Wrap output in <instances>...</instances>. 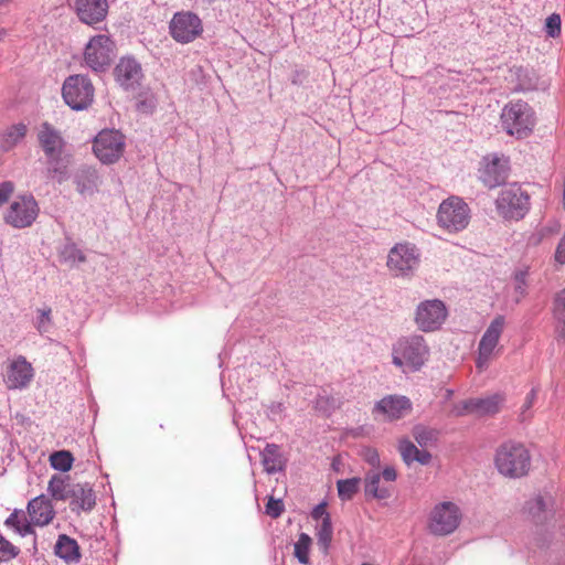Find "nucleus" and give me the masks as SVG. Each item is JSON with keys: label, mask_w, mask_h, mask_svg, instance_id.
I'll list each match as a JSON object with an SVG mask.
<instances>
[{"label": "nucleus", "mask_w": 565, "mask_h": 565, "mask_svg": "<svg viewBox=\"0 0 565 565\" xmlns=\"http://www.w3.org/2000/svg\"><path fill=\"white\" fill-rule=\"evenodd\" d=\"M429 347L423 335L399 338L392 348V363L404 372H417L428 361Z\"/></svg>", "instance_id": "nucleus-1"}, {"label": "nucleus", "mask_w": 565, "mask_h": 565, "mask_svg": "<svg viewBox=\"0 0 565 565\" xmlns=\"http://www.w3.org/2000/svg\"><path fill=\"white\" fill-rule=\"evenodd\" d=\"M500 117L504 131L518 139L530 136L536 122L533 108L522 99L508 103Z\"/></svg>", "instance_id": "nucleus-2"}, {"label": "nucleus", "mask_w": 565, "mask_h": 565, "mask_svg": "<svg viewBox=\"0 0 565 565\" xmlns=\"http://www.w3.org/2000/svg\"><path fill=\"white\" fill-rule=\"evenodd\" d=\"M471 221V210L463 199L452 195L444 200L437 210V225L448 234L465 231Z\"/></svg>", "instance_id": "nucleus-3"}, {"label": "nucleus", "mask_w": 565, "mask_h": 565, "mask_svg": "<svg viewBox=\"0 0 565 565\" xmlns=\"http://www.w3.org/2000/svg\"><path fill=\"white\" fill-rule=\"evenodd\" d=\"M495 466L505 477L521 478L530 470L531 456L522 444L509 441L497 450Z\"/></svg>", "instance_id": "nucleus-4"}, {"label": "nucleus", "mask_w": 565, "mask_h": 565, "mask_svg": "<svg viewBox=\"0 0 565 565\" xmlns=\"http://www.w3.org/2000/svg\"><path fill=\"white\" fill-rule=\"evenodd\" d=\"M495 207L501 217L519 221L530 209V196L520 185L513 183L501 190Z\"/></svg>", "instance_id": "nucleus-5"}, {"label": "nucleus", "mask_w": 565, "mask_h": 565, "mask_svg": "<svg viewBox=\"0 0 565 565\" xmlns=\"http://www.w3.org/2000/svg\"><path fill=\"white\" fill-rule=\"evenodd\" d=\"M461 518V511L456 503L444 501L434 505L429 512L427 529L436 536H446L458 529Z\"/></svg>", "instance_id": "nucleus-6"}, {"label": "nucleus", "mask_w": 565, "mask_h": 565, "mask_svg": "<svg viewBox=\"0 0 565 565\" xmlns=\"http://www.w3.org/2000/svg\"><path fill=\"white\" fill-rule=\"evenodd\" d=\"M419 262L418 248L409 242H403L390 249L386 266L395 277H409L414 275Z\"/></svg>", "instance_id": "nucleus-7"}, {"label": "nucleus", "mask_w": 565, "mask_h": 565, "mask_svg": "<svg viewBox=\"0 0 565 565\" xmlns=\"http://www.w3.org/2000/svg\"><path fill=\"white\" fill-rule=\"evenodd\" d=\"M94 86L84 75L68 76L62 87L65 103L74 110L86 109L94 100Z\"/></svg>", "instance_id": "nucleus-8"}, {"label": "nucleus", "mask_w": 565, "mask_h": 565, "mask_svg": "<svg viewBox=\"0 0 565 565\" xmlns=\"http://www.w3.org/2000/svg\"><path fill=\"white\" fill-rule=\"evenodd\" d=\"M115 44L106 34L93 36L86 44L84 61L95 72H104L114 58Z\"/></svg>", "instance_id": "nucleus-9"}, {"label": "nucleus", "mask_w": 565, "mask_h": 565, "mask_svg": "<svg viewBox=\"0 0 565 565\" xmlns=\"http://www.w3.org/2000/svg\"><path fill=\"white\" fill-rule=\"evenodd\" d=\"M505 327V318L497 316L488 326L478 344L476 366L481 372L486 370L490 361L497 355V348Z\"/></svg>", "instance_id": "nucleus-10"}, {"label": "nucleus", "mask_w": 565, "mask_h": 565, "mask_svg": "<svg viewBox=\"0 0 565 565\" xmlns=\"http://www.w3.org/2000/svg\"><path fill=\"white\" fill-rule=\"evenodd\" d=\"M39 213L40 207L33 195H22L10 204L4 221L14 228H25L35 222Z\"/></svg>", "instance_id": "nucleus-11"}, {"label": "nucleus", "mask_w": 565, "mask_h": 565, "mask_svg": "<svg viewBox=\"0 0 565 565\" xmlns=\"http://www.w3.org/2000/svg\"><path fill=\"white\" fill-rule=\"evenodd\" d=\"M93 150L103 163H114L124 153L125 137L118 130H103L96 136Z\"/></svg>", "instance_id": "nucleus-12"}, {"label": "nucleus", "mask_w": 565, "mask_h": 565, "mask_svg": "<svg viewBox=\"0 0 565 565\" xmlns=\"http://www.w3.org/2000/svg\"><path fill=\"white\" fill-rule=\"evenodd\" d=\"M448 316L445 303L439 299L422 301L415 312V323L424 332L438 330Z\"/></svg>", "instance_id": "nucleus-13"}, {"label": "nucleus", "mask_w": 565, "mask_h": 565, "mask_svg": "<svg viewBox=\"0 0 565 565\" xmlns=\"http://www.w3.org/2000/svg\"><path fill=\"white\" fill-rule=\"evenodd\" d=\"M169 29L171 36L183 44L194 41L203 31L200 18L192 12H177Z\"/></svg>", "instance_id": "nucleus-14"}, {"label": "nucleus", "mask_w": 565, "mask_h": 565, "mask_svg": "<svg viewBox=\"0 0 565 565\" xmlns=\"http://www.w3.org/2000/svg\"><path fill=\"white\" fill-rule=\"evenodd\" d=\"M413 404L404 395H386L375 403L372 414L380 416L383 420L394 422L411 414Z\"/></svg>", "instance_id": "nucleus-15"}, {"label": "nucleus", "mask_w": 565, "mask_h": 565, "mask_svg": "<svg viewBox=\"0 0 565 565\" xmlns=\"http://www.w3.org/2000/svg\"><path fill=\"white\" fill-rule=\"evenodd\" d=\"M34 376L33 366L25 356L18 355L9 360L3 374V382L8 390H24Z\"/></svg>", "instance_id": "nucleus-16"}, {"label": "nucleus", "mask_w": 565, "mask_h": 565, "mask_svg": "<svg viewBox=\"0 0 565 565\" xmlns=\"http://www.w3.org/2000/svg\"><path fill=\"white\" fill-rule=\"evenodd\" d=\"M72 8L82 23L95 25L108 14V0H73Z\"/></svg>", "instance_id": "nucleus-17"}, {"label": "nucleus", "mask_w": 565, "mask_h": 565, "mask_svg": "<svg viewBox=\"0 0 565 565\" xmlns=\"http://www.w3.org/2000/svg\"><path fill=\"white\" fill-rule=\"evenodd\" d=\"M509 175V160L497 154L484 158L480 179L488 188H495L505 182Z\"/></svg>", "instance_id": "nucleus-18"}, {"label": "nucleus", "mask_w": 565, "mask_h": 565, "mask_svg": "<svg viewBox=\"0 0 565 565\" xmlns=\"http://www.w3.org/2000/svg\"><path fill=\"white\" fill-rule=\"evenodd\" d=\"M116 82L126 90L135 89L140 85L142 70L140 64L131 57H121L114 70Z\"/></svg>", "instance_id": "nucleus-19"}, {"label": "nucleus", "mask_w": 565, "mask_h": 565, "mask_svg": "<svg viewBox=\"0 0 565 565\" xmlns=\"http://www.w3.org/2000/svg\"><path fill=\"white\" fill-rule=\"evenodd\" d=\"M39 143L46 156H54L65 151V141L60 131L49 122H43L38 132Z\"/></svg>", "instance_id": "nucleus-20"}, {"label": "nucleus", "mask_w": 565, "mask_h": 565, "mask_svg": "<svg viewBox=\"0 0 565 565\" xmlns=\"http://www.w3.org/2000/svg\"><path fill=\"white\" fill-rule=\"evenodd\" d=\"M28 513L32 523L39 526L47 525L55 515L51 501L44 494L32 499L28 503Z\"/></svg>", "instance_id": "nucleus-21"}, {"label": "nucleus", "mask_w": 565, "mask_h": 565, "mask_svg": "<svg viewBox=\"0 0 565 565\" xmlns=\"http://www.w3.org/2000/svg\"><path fill=\"white\" fill-rule=\"evenodd\" d=\"M70 507L72 511L89 512L96 504V497L88 483H75L70 493Z\"/></svg>", "instance_id": "nucleus-22"}, {"label": "nucleus", "mask_w": 565, "mask_h": 565, "mask_svg": "<svg viewBox=\"0 0 565 565\" xmlns=\"http://www.w3.org/2000/svg\"><path fill=\"white\" fill-rule=\"evenodd\" d=\"M71 156L66 152L46 156V177L50 180L63 183L70 178Z\"/></svg>", "instance_id": "nucleus-23"}, {"label": "nucleus", "mask_w": 565, "mask_h": 565, "mask_svg": "<svg viewBox=\"0 0 565 565\" xmlns=\"http://www.w3.org/2000/svg\"><path fill=\"white\" fill-rule=\"evenodd\" d=\"M509 73L510 75L507 79L513 84L511 88L512 92H530L537 87L539 78L533 70L523 66H514L510 68Z\"/></svg>", "instance_id": "nucleus-24"}, {"label": "nucleus", "mask_w": 565, "mask_h": 565, "mask_svg": "<svg viewBox=\"0 0 565 565\" xmlns=\"http://www.w3.org/2000/svg\"><path fill=\"white\" fill-rule=\"evenodd\" d=\"M553 508L551 497L536 495L529 500L524 507V513L535 523L540 524L547 520Z\"/></svg>", "instance_id": "nucleus-25"}, {"label": "nucleus", "mask_w": 565, "mask_h": 565, "mask_svg": "<svg viewBox=\"0 0 565 565\" xmlns=\"http://www.w3.org/2000/svg\"><path fill=\"white\" fill-rule=\"evenodd\" d=\"M54 553L67 564H76L82 557L78 543L66 534L58 535Z\"/></svg>", "instance_id": "nucleus-26"}, {"label": "nucleus", "mask_w": 565, "mask_h": 565, "mask_svg": "<svg viewBox=\"0 0 565 565\" xmlns=\"http://www.w3.org/2000/svg\"><path fill=\"white\" fill-rule=\"evenodd\" d=\"M74 181L81 194H94L100 183L97 171L90 167L81 168L76 172Z\"/></svg>", "instance_id": "nucleus-27"}, {"label": "nucleus", "mask_w": 565, "mask_h": 565, "mask_svg": "<svg viewBox=\"0 0 565 565\" xmlns=\"http://www.w3.org/2000/svg\"><path fill=\"white\" fill-rule=\"evenodd\" d=\"M398 451L403 461L411 465L417 461L422 465H428L431 460V455L426 450H419L409 439L403 438L398 443Z\"/></svg>", "instance_id": "nucleus-28"}, {"label": "nucleus", "mask_w": 565, "mask_h": 565, "mask_svg": "<svg viewBox=\"0 0 565 565\" xmlns=\"http://www.w3.org/2000/svg\"><path fill=\"white\" fill-rule=\"evenodd\" d=\"M26 125L19 122L7 127L0 134V148L2 151H10L17 147L26 136Z\"/></svg>", "instance_id": "nucleus-29"}, {"label": "nucleus", "mask_w": 565, "mask_h": 565, "mask_svg": "<svg viewBox=\"0 0 565 565\" xmlns=\"http://www.w3.org/2000/svg\"><path fill=\"white\" fill-rule=\"evenodd\" d=\"M262 463L268 473H276L285 468L286 461L275 444H267L262 451Z\"/></svg>", "instance_id": "nucleus-30"}, {"label": "nucleus", "mask_w": 565, "mask_h": 565, "mask_svg": "<svg viewBox=\"0 0 565 565\" xmlns=\"http://www.w3.org/2000/svg\"><path fill=\"white\" fill-rule=\"evenodd\" d=\"M72 487L68 476L53 475L47 484V492L53 500L66 501L70 499Z\"/></svg>", "instance_id": "nucleus-31"}, {"label": "nucleus", "mask_w": 565, "mask_h": 565, "mask_svg": "<svg viewBox=\"0 0 565 565\" xmlns=\"http://www.w3.org/2000/svg\"><path fill=\"white\" fill-rule=\"evenodd\" d=\"M504 401V397L500 394H494L483 398H475L476 415L487 416L497 414Z\"/></svg>", "instance_id": "nucleus-32"}, {"label": "nucleus", "mask_w": 565, "mask_h": 565, "mask_svg": "<svg viewBox=\"0 0 565 565\" xmlns=\"http://www.w3.org/2000/svg\"><path fill=\"white\" fill-rule=\"evenodd\" d=\"M381 475L379 472H369L365 478V493L375 499H387L391 497V490L386 487H380Z\"/></svg>", "instance_id": "nucleus-33"}, {"label": "nucleus", "mask_w": 565, "mask_h": 565, "mask_svg": "<svg viewBox=\"0 0 565 565\" xmlns=\"http://www.w3.org/2000/svg\"><path fill=\"white\" fill-rule=\"evenodd\" d=\"M413 436L420 447L434 446L439 437V431L423 425L413 428Z\"/></svg>", "instance_id": "nucleus-34"}, {"label": "nucleus", "mask_w": 565, "mask_h": 565, "mask_svg": "<svg viewBox=\"0 0 565 565\" xmlns=\"http://www.w3.org/2000/svg\"><path fill=\"white\" fill-rule=\"evenodd\" d=\"M361 479L358 477L339 480L337 482L338 494L341 500H351L359 491Z\"/></svg>", "instance_id": "nucleus-35"}, {"label": "nucleus", "mask_w": 565, "mask_h": 565, "mask_svg": "<svg viewBox=\"0 0 565 565\" xmlns=\"http://www.w3.org/2000/svg\"><path fill=\"white\" fill-rule=\"evenodd\" d=\"M333 529L331 518L324 516V520L317 526L318 545L327 552L332 540Z\"/></svg>", "instance_id": "nucleus-36"}, {"label": "nucleus", "mask_w": 565, "mask_h": 565, "mask_svg": "<svg viewBox=\"0 0 565 565\" xmlns=\"http://www.w3.org/2000/svg\"><path fill=\"white\" fill-rule=\"evenodd\" d=\"M74 458L67 450L55 451L50 456L51 466L58 471L67 472L72 469Z\"/></svg>", "instance_id": "nucleus-37"}, {"label": "nucleus", "mask_w": 565, "mask_h": 565, "mask_svg": "<svg viewBox=\"0 0 565 565\" xmlns=\"http://www.w3.org/2000/svg\"><path fill=\"white\" fill-rule=\"evenodd\" d=\"M6 525L14 527L21 535H26L32 532L31 525L28 523L26 518L22 511L14 510L6 520Z\"/></svg>", "instance_id": "nucleus-38"}, {"label": "nucleus", "mask_w": 565, "mask_h": 565, "mask_svg": "<svg viewBox=\"0 0 565 565\" xmlns=\"http://www.w3.org/2000/svg\"><path fill=\"white\" fill-rule=\"evenodd\" d=\"M311 545V537L301 533L298 537V541L295 543V556L301 564L309 563V550Z\"/></svg>", "instance_id": "nucleus-39"}, {"label": "nucleus", "mask_w": 565, "mask_h": 565, "mask_svg": "<svg viewBox=\"0 0 565 565\" xmlns=\"http://www.w3.org/2000/svg\"><path fill=\"white\" fill-rule=\"evenodd\" d=\"M529 275L527 268H521L518 269L514 273L513 281H514V294H515V301L520 302L522 298L526 295V277Z\"/></svg>", "instance_id": "nucleus-40"}, {"label": "nucleus", "mask_w": 565, "mask_h": 565, "mask_svg": "<svg viewBox=\"0 0 565 565\" xmlns=\"http://www.w3.org/2000/svg\"><path fill=\"white\" fill-rule=\"evenodd\" d=\"M52 309L50 307H44L38 309V318L35 321V328L39 333L44 334L50 331L52 327Z\"/></svg>", "instance_id": "nucleus-41"}, {"label": "nucleus", "mask_w": 565, "mask_h": 565, "mask_svg": "<svg viewBox=\"0 0 565 565\" xmlns=\"http://www.w3.org/2000/svg\"><path fill=\"white\" fill-rule=\"evenodd\" d=\"M552 313L555 321H565V288L555 294L552 303Z\"/></svg>", "instance_id": "nucleus-42"}, {"label": "nucleus", "mask_w": 565, "mask_h": 565, "mask_svg": "<svg viewBox=\"0 0 565 565\" xmlns=\"http://www.w3.org/2000/svg\"><path fill=\"white\" fill-rule=\"evenodd\" d=\"M562 19L558 13H552L545 20V32L550 38H558L562 31Z\"/></svg>", "instance_id": "nucleus-43"}, {"label": "nucleus", "mask_w": 565, "mask_h": 565, "mask_svg": "<svg viewBox=\"0 0 565 565\" xmlns=\"http://www.w3.org/2000/svg\"><path fill=\"white\" fill-rule=\"evenodd\" d=\"M475 398H469L455 404L450 409V415L461 417L469 414H476Z\"/></svg>", "instance_id": "nucleus-44"}, {"label": "nucleus", "mask_w": 565, "mask_h": 565, "mask_svg": "<svg viewBox=\"0 0 565 565\" xmlns=\"http://www.w3.org/2000/svg\"><path fill=\"white\" fill-rule=\"evenodd\" d=\"M537 388L533 387L531 392L526 395L525 401L521 407L519 418L521 422H526L532 417L531 408L534 405L537 397Z\"/></svg>", "instance_id": "nucleus-45"}, {"label": "nucleus", "mask_w": 565, "mask_h": 565, "mask_svg": "<svg viewBox=\"0 0 565 565\" xmlns=\"http://www.w3.org/2000/svg\"><path fill=\"white\" fill-rule=\"evenodd\" d=\"M19 554V548L0 534V563L8 562Z\"/></svg>", "instance_id": "nucleus-46"}, {"label": "nucleus", "mask_w": 565, "mask_h": 565, "mask_svg": "<svg viewBox=\"0 0 565 565\" xmlns=\"http://www.w3.org/2000/svg\"><path fill=\"white\" fill-rule=\"evenodd\" d=\"M338 406L337 401L333 397L328 395H319L316 399L315 407L316 409L329 414L334 411Z\"/></svg>", "instance_id": "nucleus-47"}, {"label": "nucleus", "mask_w": 565, "mask_h": 565, "mask_svg": "<svg viewBox=\"0 0 565 565\" xmlns=\"http://www.w3.org/2000/svg\"><path fill=\"white\" fill-rule=\"evenodd\" d=\"M284 502L282 500L280 499H274L273 497H270L268 499V502L266 504V513L274 518V519H277L281 515V513L284 512Z\"/></svg>", "instance_id": "nucleus-48"}, {"label": "nucleus", "mask_w": 565, "mask_h": 565, "mask_svg": "<svg viewBox=\"0 0 565 565\" xmlns=\"http://www.w3.org/2000/svg\"><path fill=\"white\" fill-rule=\"evenodd\" d=\"M361 456L363 459L369 462L373 467L380 466V455L376 449L365 447L361 450Z\"/></svg>", "instance_id": "nucleus-49"}, {"label": "nucleus", "mask_w": 565, "mask_h": 565, "mask_svg": "<svg viewBox=\"0 0 565 565\" xmlns=\"http://www.w3.org/2000/svg\"><path fill=\"white\" fill-rule=\"evenodd\" d=\"M64 254L67 256V258H72L73 260H77L78 263L86 262V257L83 254V252L75 246H67L64 250Z\"/></svg>", "instance_id": "nucleus-50"}, {"label": "nucleus", "mask_w": 565, "mask_h": 565, "mask_svg": "<svg viewBox=\"0 0 565 565\" xmlns=\"http://www.w3.org/2000/svg\"><path fill=\"white\" fill-rule=\"evenodd\" d=\"M13 192V184L11 182H3L0 184V206L8 201Z\"/></svg>", "instance_id": "nucleus-51"}, {"label": "nucleus", "mask_w": 565, "mask_h": 565, "mask_svg": "<svg viewBox=\"0 0 565 565\" xmlns=\"http://www.w3.org/2000/svg\"><path fill=\"white\" fill-rule=\"evenodd\" d=\"M311 516L315 520L321 521L324 520V516H330L329 513L327 512L326 503H320L317 507H315V509L311 512Z\"/></svg>", "instance_id": "nucleus-52"}, {"label": "nucleus", "mask_w": 565, "mask_h": 565, "mask_svg": "<svg viewBox=\"0 0 565 565\" xmlns=\"http://www.w3.org/2000/svg\"><path fill=\"white\" fill-rule=\"evenodd\" d=\"M555 260L565 264V237L561 239L555 252Z\"/></svg>", "instance_id": "nucleus-53"}, {"label": "nucleus", "mask_w": 565, "mask_h": 565, "mask_svg": "<svg viewBox=\"0 0 565 565\" xmlns=\"http://www.w3.org/2000/svg\"><path fill=\"white\" fill-rule=\"evenodd\" d=\"M555 333H556V339L558 341H564L565 342V320L564 321H556Z\"/></svg>", "instance_id": "nucleus-54"}, {"label": "nucleus", "mask_w": 565, "mask_h": 565, "mask_svg": "<svg viewBox=\"0 0 565 565\" xmlns=\"http://www.w3.org/2000/svg\"><path fill=\"white\" fill-rule=\"evenodd\" d=\"M382 477L384 478L385 481L393 482L396 479L397 473L393 467H386L382 472Z\"/></svg>", "instance_id": "nucleus-55"}, {"label": "nucleus", "mask_w": 565, "mask_h": 565, "mask_svg": "<svg viewBox=\"0 0 565 565\" xmlns=\"http://www.w3.org/2000/svg\"><path fill=\"white\" fill-rule=\"evenodd\" d=\"M452 396V391L447 390L446 398H450Z\"/></svg>", "instance_id": "nucleus-56"}, {"label": "nucleus", "mask_w": 565, "mask_h": 565, "mask_svg": "<svg viewBox=\"0 0 565 565\" xmlns=\"http://www.w3.org/2000/svg\"><path fill=\"white\" fill-rule=\"evenodd\" d=\"M8 1H9V0H0V7H1L2 4H4L6 2H8Z\"/></svg>", "instance_id": "nucleus-57"}, {"label": "nucleus", "mask_w": 565, "mask_h": 565, "mask_svg": "<svg viewBox=\"0 0 565 565\" xmlns=\"http://www.w3.org/2000/svg\"><path fill=\"white\" fill-rule=\"evenodd\" d=\"M362 565H370V564H367V563H363Z\"/></svg>", "instance_id": "nucleus-58"}]
</instances>
